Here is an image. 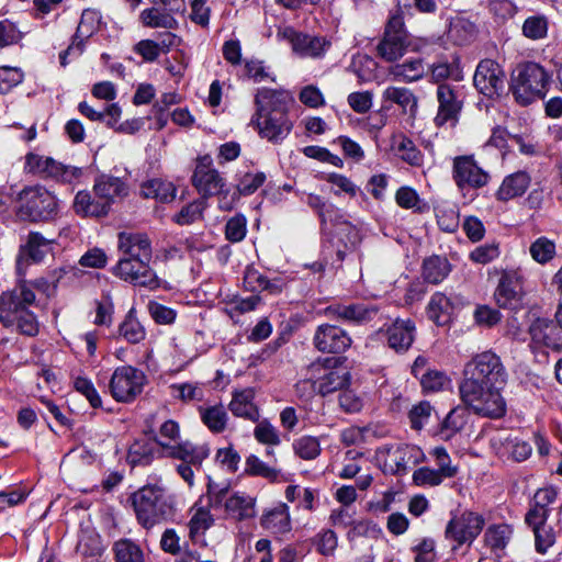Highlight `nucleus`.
Masks as SVG:
<instances>
[{
  "instance_id": "obj_1",
  "label": "nucleus",
  "mask_w": 562,
  "mask_h": 562,
  "mask_svg": "<svg viewBox=\"0 0 562 562\" xmlns=\"http://www.w3.org/2000/svg\"><path fill=\"white\" fill-rule=\"evenodd\" d=\"M506 376V370L496 353L484 351L474 356L463 370V379L459 385L461 401L482 417H503L506 403L499 390L505 384Z\"/></svg>"
},
{
  "instance_id": "obj_2",
  "label": "nucleus",
  "mask_w": 562,
  "mask_h": 562,
  "mask_svg": "<svg viewBox=\"0 0 562 562\" xmlns=\"http://www.w3.org/2000/svg\"><path fill=\"white\" fill-rule=\"evenodd\" d=\"M558 494L559 490L554 486L537 490L525 514V524L533 533L535 550L542 555L557 543L562 532Z\"/></svg>"
},
{
  "instance_id": "obj_3",
  "label": "nucleus",
  "mask_w": 562,
  "mask_h": 562,
  "mask_svg": "<svg viewBox=\"0 0 562 562\" xmlns=\"http://www.w3.org/2000/svg\"><path fill=\"white\" fill-rule=\"evenodd\" d=\"M35 302L32 286L20 279L18 284L0 295V323L20 335L35 337L40 333L37 316L30 310Z\"/></svg>"
},
{
  "instance_id": "obj_4",
  "label": "nucleus",
  "mask_w": 562,
  "mask_h": 562,
  "mask_svg": "<svg viewBox=\"0 0 562 562\" xmlns=\"http://www.w3.org/2000/svg\"><path fill=\"white\" fill-rule=\"evenodd\" d=\"M131 502L138 524L146 529L169 520L177 510L176 496L168 491L161 477L135 491Z\"/></svg>"
},
{
  "instance_id": "obj_5",
  "label": "nucleus",
  "mask_w": 562,
  "mask_h": 562,
  "mask_svg": "<svg viewBox=\"0 0 562 562\" xmlns=\"http://www.w3.org/2000/svg\"><path fill=\"white\" fill-rule=\"evenodd\" d=\"M549 79L548 72L539 64L524 63L513 72L510 91L520 105H529L546 97Z\"/></svg>"
},
{
  "instance_id": "obj_6",
  "label": "nucleus",
  "mask_w": 562,
  "mask_h": 562,
  "mask_svg": "<svg viewBox=\"0 0 562 562\" xmlns=\"http://www.w3.org/2000/svg\"><path fill=\"white\" fill-rule=\"evenodd\" d=\"M16 202L18 216L23 221H49L58 213L56 196L42 186L24 188L18 194Z\"/></svg>"
},
{
  "instance_id": "obj_7",
  "label": "nucleus",
  "mask_w": 562,
  "mask_h": 562,
  "mask_svg": "<svg viewBox=\"0 0 562 562\" xmlns=\"http://www.w3.org/2000/svg\"><path fill=\"white\" fill-rule=\"evenodd\" d=\"M375 50L376 56L386 63L398 61L407 53L406 24L400 4L390 11Z\"/></svg>"
},
{
  "instance_id": "obj_8",
  "label": "nucleus",
  "mask_w": 562,
  "mask_h": 562,
  "mask_svg": "<svg viewBox=\"0 0 562 562\" xmlns=\"http://www.w3.org/2000/svg\"><path fill=\"white\" fill-rule=\"evenodd\" d=\"M162 456L176 461V472L191 488L194 485L195 472L201 470L203 462L210 456V448L206 443L184 440L169 447Z\"/></svg>"
},
{
  "instance_id": "obj_9",
  "label": "nucleus",
  "mask_w": 562,
  "mask_h": 562,
  "mask_svg": "<svg viewBox=\"0 0 562 562\" xmlns=\"http://www.w3.org/2000/svg\"><path fill=\"white\" fill-rule=\"evenodd\" d=\"M306 375L314 391L322 396L341 391L351 381V374L346 367L336 362L331 366V360L328 359L310 364Z\"/></svg>"
},
{
  "instance_id": "obj_10",
  "label": "nucleus",
  "mask_w": 562,
  "mask_h": 562,
  "mask_svg": "<svg viewBox=\"0 0 562 562\" xmlns=\"http://www.w3.org/2000/svg\"><path fill=\"white\" fill-rule=\"evenodd\" d=\"M146 381L142 370L133 366H121L112 373L109 391L116 402L130 403L142 394Z\"/></svg>"
},
{
  "instance_id": "obj_11",
  "label": "nucleus",
  "mask_w": 562,
  "mask_h": 562,
  "mask_svg": "<svg viewBox=\"0 0 562 562\" xmlns=\"http://www.w3.org/2000/svg\"><path fill=\"white\" fill-rule=\"evenodd\" d=\"M210 505L216 508L222 502L225 517L235 521H246L257 515V498L245 492H234L226 496V490L212 494L211 485L207 488Z\"/></svg>"
},
{
  "instance_id": "obj_12",
  "label": "nucleus",
  "mask_w": 562,
  "mask_h": 562,
  "mask_svg": "<svg viewBox=\"0 0 562 562\" xmlns=\"http://www.w3.org/2000/svg\"><path fill=\"white\" fill-rule=\"evenodd\" d=\"M525 276L519 268L503 269L494 292L498 307L517 311L522 307Z\"/></svg>"
},
{
  "instance_id": "obj_13",
  "label": "nucleus",
  "mask_w": 562,
  "mask_h": 562,
  "mask_svg": "<svg viewBox=\"0 0 562 562\" xmlns=\"http://www.w3.org/2000/svg\"><path fill=\"white\" fill-rule=\"evenodd\" d=\"M485 525L484 518L477 513L465 510L454 515L447 524L445 537L453 542L452 550L456 551L463 544L470 546L481 533Z\"/></svg>"
},
{
  "instance_id": "obj_14",
  "label": "nucleus",
  "mask_w": 562,
  "mask_h": 562,
  "mask_svg": "<svg viewBox=\"0 0 562 562\" xmlns=\"http://www.w3.org/2000/svg\"><path fill=\"white\" fill-rule=\"evenodd\" d=\"M452 179L460 190H477L490 182L491 176L479 166L473 155H462L453 158Z\"/></svg>"
},
{
  "instance_id": "obj_15",
  "label": "nucleus",
  "mask_w": 562,
  "mask_h": 562,
  "mask_svg": "<svg viewBox=\"0 0 562 562\" xmlns=\"http://www.w3.org/2000/svg\"><path fill=\"white\" fill-rule=\"evenodd\" d=\"M150 260L120 258L112 272L120 279L134 285L157 289L160 281L149 266Z\"/></svg>"
},
{
  "instance_id": "obj_16",
  "label": "nucleus",
  "mask_w": 562,
  "mask_h": 562,
  "mask_svg": "<svg viewBox=\"0 0 562 562\" xmlns=\"http://www.w3.org/2000/svg\"><path fill=\"white\" fill-rule=\"evenodd\" d=\"M192 184L202 195V199L223 194L226 187V180L218 170L213 167L211 156L205 155L198 159L195 169L192 175Z\"/></svg>"
},
{
  "instance_id": "obj_17",
  "label": "nucleus",
  "mask_w": 562,
  "mask_h": 562,
  "mask_svg": "<svg viewBox=\"0 0 562 562\" xmlns=\"http://www.w3.org/2000/svg\"><path fill=\"white\" fill-rule=\"evenodd\" d=\"M473 82L477 91L488 98L501 95L505 87V72L493 59H483L476 66Z\"/></svg>"
},
{
  "instance_id": "obj_18",
  "label": "nucleus",
  "mask_w": 562,
  "mask_h": 562,
  "mask_svg": "<svg viewBox=\"0 0 562 562\" xmlns=\"http://www.w3.org/2000/svg\"><path fill=\"white\" fill-rule=\"evenodd\" d=\"M279 35L286 40L292 50L302 58L323 57L330 46V42L323 36L296 32L292 27H284Z\"/></svg>"
},
{
  "instance_id": "obj_19",
  "label": "nucleus",
  "mask_w": 562,
  "mask_h": 562,
  "mask_svg": "<svg viewBox=\"0 0 562 562\" xmlns=\"http://www.w3.org/2000/svg\"><path fill=\"white\" fill-rule=\"evenodd\" d=\"M251 123L262 138L273 144L282 143L294 126L291 114H254Z\"/></svg>"
},
{
  "instance_id": "obj_20",
  "label": "nucleus",
  "mask_w": 562,
  "mask_h": 562,
  "mask_svg": "<svg viewBox=\"0 0 562 562\" xmlns=\"http://www.w3.org/2000/svg\"><path fill=\"white\" fill-rule=\"evenodd\" d=\"M255 114H291L295 100L288 90L260 88L255 94Z\"/></svg>"
},
{
  "instance_id": "obj_21",
  "label": "nucleus",
  "mask_w": 562,
  "mask_h": 562,
  "mask_svg": "<svg viewBox=\"0 0 562 562\" xmlns=\"http://www.w3.org/2000/svg\"><path fill=\"white\" fill-rule=\"evenodd\" d=\"M352 339L339 326L322 324L317 326L313 336L314 347L323 353H341L350 348Z\"/></svg>"
},
{
  "instance_id": "obj_22",
  "label": "nucleus",
  "mask_w": 562,
  "mask_h": 562,
  "mask_svg": "<svg viewBox=\"0 0 562 562\" xmlns=\"http://www.w3.org/2000/svg\"><path fill=\"white\" fill-rule=\"evenodd\" d=\"M436 97L438 111L434 119L435 125L437 127L447 124L454 126L462 110V101L459 99L457 91L450 85L440 83L437 87Z\"/></svg>"
},
{
  "instance_id": "obj_23",
  "label": "nucleus",
  "mask_w": 562,
  "mask_h": 562,
  "mask_svg": "<svg viewBox=\"0 0 562 562\" xmlns=\"http://www.w3.org/2000/svg\"><path fill=\"white\" fill-rule=\"evenodd\" d=\"M384 452L386 454L384 465L393 474L405 473L408 465H415L425 460L422 449L414 445H397L385 448Z\"/></svg>"
},
{
  "instance_id": "obj_24",
  "label": "nucleus",
  "mask_w": 562,
  "mask_h": 562,
  "mask_svg": "<svg viewBox=\"0 0 562 562\" xmlns=\"http://www.w3.org/2000/svg\"><path fill=\"white\" fill-rule=\"evenodd\" d=\"M95 198L105 204L106 212L116 201L125 199L130 194V186L126 180L111 175H100L93 183Z\"/></svg>"
},
{
  "instance_id": "obj_25",
  "label": "nucleus",
  "mask_w": 562,
  "mask_h": 562,
  "mask_svg": "<svg viewBox=\"0 0 562 562\" xmlns=\"http://www.w3.org/2000/svg\"><path fill=\"white\" fill-rule=\"evenodd\" d=\"M378 311L375 305L367 303L334 304L326 307L325 314L346 323L364 324L372 321Z\"/></svg>"
},
{
  "instance_id": "obj_26",
  "label": "nucleus",
  "mask_w": 562,
  "mask_h": 562,
  "mask_svg": "<svg viewBox=\"0 0 562 562\" xmlns=\"http://www.w3.org/2000/svg\"><path fill=\"white\" fill-rule=\"evenodd\" d=\"M260 526L276 537L290 533L292 519L289 506L278 503L274 507L266 508L260 517Z\"/></svg>"
},
{
  "instance_id": "obj_27",
  "label": "nucleus",
  "mask_w": 562,
  "mask_h": 562,
  "mask_svg": "<svg viewBox=\"0 0 562 562\" xmlns=\"http://www.w3.org/2000/svg\"><path fill=\"white\" fill-rule=\"evenodd\" d=\"M119 250L121 258L151 260L153 250L146 235L121 232L119 234Z\"/></svg>"
},
{
  "instance_id": "obj_28",
  "label": "nucleus",
  "mask_w": 562,
  "mask_h": 562,
  "mask_svg": "<svg viewBox=\"0 0 562 562\" xmlns=\"http://www.w3.org/2000/svg\"><path fill=\"white\" fill-rule=\"evenodd\" d=\"M385 337L390 348L405 352L415 339V324L411 319H396L385 329Z\"/></svg>"
},
{
  "instance_id": "obj_29",
  "label": "nucleus",
  "mask_w": 562,
  "mask_h": 562,
  "mask_svg": "<svg viewBox=\"0 0 562 562\" xmlns=\"http://www.w3.org/2000/svg\"><path fill=\"white\" fill-rule=\"evenodd\" d=\"M533 344L559 350L562 347V330L559 326L548 319H536L529 329Z\"/></svg>"
},
{
  "instance_id": "obj_30",
  "label": "nucleus",
  "mask_w": 562,
  "mask_h": 562,
  "mask_svg": "<svg viewBox=\"0 0 562 562\" xmlns=\"http://www.w3.org/2000/svg\"><path fill=\"white\" fill-rule=\"evenodd\" d=\"M427 72L424 59L409 58L402 63L395 61L387 70V75L394 81L413 83L422 80Z\"/></svg>"
},
{
  "instance_id": "obj_31",
  "label": "nucleus",
  "mask_w": 562,
  "mask_h": 562,
  "mask_svg": "<svg viewBox=\"0 0 562 562\" xmlns=\"http://www.w3.org/2000/svg\"><path fill=\"white\" fill-rule=\"evenodd\" d=\"M255 392L252 389H244L233 392L232 401L228 408L236 417H240L250 422L260 419V412L254 402Z\"/></svg>"
},
{
  "instance_id": "obj_32",
  "label": "nucleus",
  "mask_w": 562,
  "mask_h": 562,
  "mask_svg": "<svg viewBox=\"0 0 562 562\" xmlns=\"http://www.w3.org/2000/svg\"><path fill=\"white\" fill-rule=\"evenodd\" d=\"M531 178L526 171L514 172L503 180L498 190L496 191V199L498 201H509L517 196H521L529 188Z\"/></svg>"
},
{
  "instance_id": "obj_33",
  "label": "nucleus",
  "mask_w": 562,
  "mask_h": 562,
  "mask_svg": "<svg viewBox=\"0 0 562 562\" xmlns=\"http://www.w3.org/2000/svg\"><path fill=\"white\" fill-rule=\"evenodd\" d=\"M391 149L400 159L412 167H422L424 165L423 153L409 137L402 133L392 137Z\"/></svg>"
},
{
  "instance_id": "obj_34",
  "label": "nucleus",
  "mask_w": 562,
  "mask_h": 562,
  "mask_svg": "<svg viewBox=\"0 0 562 562\" xmlns=\"http://www.w3.org/2000/svg\"><path fill=\"white\" fill-rule=\"evenodd\" d=\"M136 314L135 307L130 308L117 328L119 337L133 345L142 342L146 338V329Z\"/></svg>"
},
{
  "instance_id": "obj_35",
  "label": "nucleus",
  "mask_w": 562,
  "mask_h": 562,
  "mask_svg": "<svg viewBox=\"0 0 562 562\" xmlns=\"http://www.w3.org/2000/svg\"><path fill=\"white\" fill-rule=\"evenodd\" d=\"M382 98L384 101L392 102L397 104L403 112H408L414 115L418 108V99L413 93V91L405 87H387L383 93Z\"/></svg>"
},
{
  "instance_id": "obj_36",
  "label": "nucleus",
  "mask_w": 562,
  "mask_h": 562,
  "mask_svg": "<svg viewBox=\"0 0 562 562\" xmlns=\"http://www.w3.org/2000/svg\"><path fill=\"white\" fill-rule=\"evenodd\" d=\"M422 276L427 283L439 284L451 271V265L447 258L431 256L424 260Z\"/></svg>"
},
{
  "instance_id": "obj_37",
  "label": "nucleus",
  "mask_w": 562,
  "mask_h": 562,
  "mask_svg": "<svg viewBox=\"0 0 562 562\" xmlns=\"http://www.w3.org/2000/svg\"><path fill=\"white\" fill-rule=\"evenodd\" d=\"M175 13L176 12L167 11L159 5H154L153 8L143 10L139 18L142 23L147 27L172 30L178 27V22L173 18Z\"/></svg>"
},
{
  "instance_id": "obj_38",
  "label": "nucleus",
  "mask_w": 562,
  "mask_h": 562,
  "mask_svg": "<svg viewBox=\"0 0 562 562\" xmlns=\"http://www.w3.org/2000/svg\"><path fill=\"white\" fill-rule=\"evenodd\" d=\"M72 207L76 214L83 217H101L108 215L105 204H102L98 198L93 199L88 191H79L76 194Z\"/></svg>"
},
{
  "instance_id": "obj_39",
  "label": "nucleus",
  "mask_w": 562,
  "mask_h": 562,
  "mask_svg": "<svg viewBox=\"0 0 562 562\" xmlns=\"http://www.w3.org/2000/svg\"><path fill=\"white\" fill-rule=\"evenodd\" d=\"M140 195L145 199H156L160 202H170L176 198V188L169 181L150 179L140 186Z\"/></svg>"
},
{
  "instance_id": "obj_40",
  "label": "nucleus",
  "mask_w": 562,
  "mask_h": 562,
  "mask_svg": "<svg viewBox=\"0 0 562 562\" xmlns=\"http://www.w3.org/2000/svg\"><path fill=\"white\" fill-rule=\"evenodd\" d=\"M200 417L213 434H221L227 427L228 415L223 405H212L199 408Z\"/></svg>"
},
{
  "instance_id": "obj_41",
  "label": "nucleus",
  "mask_w": 562,
  "mask_h": 562,
  "mask_svg": "<svg viewBox=\"0 0 562 562\" xmlns=\"http://www.w3.org/2000/svg\"><path fill=\"white\" fill-rule=\"evenodd\" d=\"M154 441L161 449V454L169 450V447L181 442V430L179 424L173 419L165 420L155 432Z\"/></svg>"
},
{
  "instance_id": "obj_42",
  "label": "nucleus",
  "mask_w": 562,
  "mask_h": 562,
  "mask_svg": "<svg viewBox=\"0 0 562 562\" xmlns=\"http://www.w3.org/2000/svg\"><path fill=\"white\" fill-rule=\"evenodd\" d=\"M452 305L443 293L436 292L427 306V315L437 325H445L450 319Z\"/></svg>"
},
{
  "instance_id": "obj_43",
  "label": "nucleus",
  "mask_w": 562,
  "mask_h": 562,
  "mask_svg": "<svg viewBox=\"0 0 562 562\" xmlns=\"http://www.w3.org/2000/svg\"><path fill=\"white\" fill-rule=\"evenodd\" d=\"M531 452L532 447L528 441L515 437L506 438L498 453L515 462H522L531 456Z\"/></svg>"
},
{
  "instance_id": "obj_44",
  "label": "nucleus",
  "mask_w": 562,
  "mask_h": 562,
  "mask_svg": "<svg viewBox=\"0 0 562 562\" xmlns=\"http://www.w3.org/2000/svg\"><path fill=\"white\" fill-rule=\"evenodd\" d=\"M115 562H145L140 547L131 539H120L113 544Z\"/></svg>"
},
{
  "instance_id": "obj_45",
  "label": "nucleus",
  "mask_w": 562,
  "mask_h": 562,
  "mask_svg": "<svg viewBox=\"0 0 562 562\" xmlns=\"http://www.w3.org/2000/svg\"><path fill=\"white\" fill-rule=\"evenodd\" d=\"M469 413L464 407L450 411L441 424L440 434L445 439H450L461 431L468 423Z\"/></svg>"
},
{
  "instance_id": "obj_46",
  "label": "nucleus",
  "mask_w": 562,
  "mask_h": 562,
  "mask_svg": "<svg viewBox=\"0 0 562 562\" xmlns=\"http://www.w3.org/2000/svg\"><path fill=\"white\" fill-rule=\"evenodd\" d=\"M99 26V15L93 10H85L81 14L80 22L74 35L75 42H78V53L83 49V42L89 38Z\"/></svg>"
},
{
  "instance_id": "obj_47",
  "label": "nucleus",
  "mask_w": 562,
  "mask_h": 562,
  "mask_svg": "<svg viewBox=\"0 0 562 562\" xmlns=\"http://www.w3.org/2000/svg\"><path fill=\"white\" fill-rule=\"evenodd\" d=\"M513 530L508 525H494L487 528L484 535L485 543L492 551H502L508 544Z\"/></svg>"
},
{
  "instance_id": "obj_48",
  "label": "nucleus",
  "mask_w": 562,
  "mask_h": 562,
  "mask_svg": "<svg viewBox=\"0 0 562 562\" xmlns=\"http://www.w3.org/2000/svg\"><path fill=\"white\" fill-rule=\"evenodd\" d=\"M529 254L537 263L546 265L557 255L555 243L546 236L538 237L531 243Z\"/></svg>"
},
{
  "instance_id": "obj_49",
  "label": "nucleus",
  "mask_w": 562,
  "mask_h": 562,
  "mask_svg": "<svg viewBox=\"0 0 562 562\" xmlns=\"http://www.w3.org/2000/svg\"><path fill=\"white\" fill-rule=\"evenodd\" d=\"M48 162L49 164L45 178H49L63 183H72L82 175V170L80 168L63 165L53 158H50Z\"/></svg>"
},
{
  "instance_id": "obj_50",
  "label": "nucleus",
  "mask_w": 562,
  "mask_h": 562,
  "mask_svg": "<svg viewBox=\"0 0 562 562\" xmlns=\"http://www.w3.org/2000/svg\"><path fill=\"white\" fill-rule=\"evenodd\" d=\"M155 457L153 445L145 440L134 441L127 452V462L132 467L148 465Z\"/></svg>"
},
{
  "instance_id": "obj_51",
  "label": "nucleus",
  "mask_w": 562,
  "mask_h": 562,
  "mask_svg": "<svg viewBox=\"0 0 562 562\" xmlns=\"http://www.w3.org/2000/svg\"><path fill=\"white\" fill-rule=\"evenodd\" d=\"M207 204L204 199L194 200L184 205L173 217V222L178 225H190L203 217V213Z\"/></svg>"
},
{
  "instance_id": "obj_52",
  "label": "nucleus",
  "mask_w": 562,
  "mask_h": 562,
  "mask_svg": "<svg viewBox=\"0 0 562 562\" xmlns=\"http://www.w3.org/2000/svg\"><path fill=\"white\" fill-rule=\"evenodd\" d=\"M475 34L474 24L463 18H456L450 22L448 37L457 45L471 41Z\"/></svg>"
},
{
  "instance_id": "obj_53",
  "label": "nucleus",
  "mask_w": 562,
  "mask_h": 562,
  "mask_svg": "<svg viewBox=\"0 0 562 562\" xmlns=\"http://www.w3.org/2000/svg\"><path fill=\"white\" fill-rule=\"evenodd\" d=\"M549 29L548 18L543 14L528 16L522 24V34L529 40L538 41L547 37Z\"/></svg>"
},
{
  "instance_id": "obj_54",
  "label": "nucleus",
  "mask_w": 562,
  "mask_h": 562,
  "mask_svg": "<svg viewBox=\"0 0 562 562\" xmlns=\"http://www.w3.org/2000/svg\"><path fill=\"white\" fill-rule=\"evenodd\" d=\"M382 535V529L372 520L360 519L353 520L348 530L346 538L349 542L357 540L358 538H373L376 539Z\"/></svg>"
},
{
  "instance_id": "obj_55",
  "label": "nucleus",
  "mask_w": 562,
  "mask_h": 562,
  "mask_svg": "<svg viewBox=\"0 0 562 562\" xmlns=\"http://www.w3.org/2000/svg\"><path fill=\"white\" fill-rule=\"evenodd\" d=\"M420 384L424 392H440L450 389L451 380L442 371L427 369L425 374H422Z\"/></svg>"
},
{
  "instance_id": "obj_56",
  "label": "nucleus",
  "mask_w": 562,
  "mask_h": 562,
  "mask_svg": "<svg viewBox=\"0 0 562 562\" xmlns=\"http://www.w3.org/2000/svg\"><path fill=\"white\" fill-rule=\"evenodd\" d=\"M312 541L316 551L324 557H333L338 548V536L333 529H322Z\"/></svg>"
},
{
  "instance_id": "obj_57",
  "label": "nucleus",
  "mask_w": 562,
  "mask_h": 562,
  "mask_svg": "<svg viewBox=\"0 0 562 562\" xmlns=\"http://www.w3.org/2000/svg\"><path fill=\"white\" fill-rule=\"evenodd\" d=\"M214 524V518L211 512L204 507L194 509V513L189 521V536L191 539L203 535Z\"/></svg>"
},
{
  "instance_id": "obj_58",
  "label": "nucleus",
  "mask_w": 562,
  "mask_h": 562,
  "mask_svg": "<svg viewBox=\"0 0 562 562\" xmlns=\"http://www.w3.org/2000/svg\"><path fill=\"white\" fill-rule=\"evenodd\" d=\"M293 450L303 460H314L322 451L319 440L313 436H302L294 440Z\"/></svg>"
},
{
  "instance_id": "obj_59",
  "label": "nucleus",
  "mask_w": 562,
  "mask_h": 562,
  "mask_svg": "<svg viewBox=\"0 0 562 562\" xmlns=\"http://www.w3.org/2000/svg\"><path fill=\"white\" fill-rule=\"evenodd\" d=\"M53 239L45 238L41 233H30L27 238V254L33 261H41L50 250Z\"/></svg>"
},
{
  "instance_id": "obj_60",
  "label": "nucleus",
  "mask_w": 562,
  "mask_h": 562,
  "mask_svg": "<svg viewBox=\"0 0 562 562\" xmlns=\"http://www.w3.org/2000/svg\"><path fill=\"white\" fill-rule=\"evenodd\" d=\"M266 179L267 177L262 171L240 175L236 184L238 195H251L265 183Z\"/></svg>"
},
{
  "instance_id": "obj_61",
  "label": "nucleus",
  "mask_w": 562,
  "mask_h": 562,
  "mask_svg": "<svg viewBox=\"0 0 562 562\" xmlns=\"http://www.w3.org/2000/svg\"><path fill=\"white\" fill-rule=\"evenodd\" d=\"M439 472L447 479H452L458 474L459 468L452 463L451 457L443 447H435L429 451Z\"/></svg>"
},
{
  "instance_id": "obj_62",
  "label": "nucleus",
  "mask_w": 562,
  "mask_h": 562,
  "mask_svg": "<svg viewBox=\"0 0 562 562\" xmlns=\"http://www.w3.org/2000/svg\"><path fill=\"white\" fill-rule=\"evenodd\" d=\"M247 235V218L244 214L237 213L227 220L225 224V238L231 243H239Z\"/></svg>"
},
{
  "instance_id": "obj_63",
  "label": "nucleus",
  "mask_w": 562,
  "mask_h": 562,
  "mask_svg": "<svg viewBox=\"0 0 562 562\" xmlns=\"http://www.w3.org/2000/svg\"><path fill=\"white\" fill-rule=\"evenodd\" d=\"M412 480L417 486L435 487L440 485L447 477L443 476L438 469L422 467L414 471Z\"/></svg>"
},
{
  "instance_id": "obj_64",
  "label": "nucleus",
  "mask_w": 562,
  "mask_h": 562,
  "mask_svg": "<svg viewBox=\"0 0 562 562\" xmlns=\"http://www.w3.org/2000/svg\"><path fill=\"white\" fill-rule=\"evenodd\" d=\"M245 471L254 476H261L271 482L277 481L280 471L261 461L257 456L250 454L246 459Z\"/></svg>"
}]
</instances>
